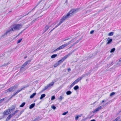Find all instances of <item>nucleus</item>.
<instances>
[{"mask_svg":"<svg viewBox=\"0 0 121 121\" xmlns=\"http://www.w3.org/2000/svg\"><path fill=\"white\" fill-rule=\"evenodd\" d=\"M78 10V9H73L71 10L66 15L60 19V21L63 23L67 19L71 17L74 13V12Z\"/></svg>","mask_w":121,"mask_h":121,"instance_id":"f257e3e1","label":"nucleus"},{"mask_svg":"<svg viewBox=\"0 0 121 121\" xmlns=\"http://www.w3.org/2000/svg\"><path fill=\"white\" fill-rule=\"evenodd\" d=\"M23 25V24H21L14 25L11 27L12 31H14L20 30L22 28Z\"/></svg>","mask_w":121,"mask_h":121,"instance_id":"f03ea898","label":"nucleus"},{"mask_svg":"<svg viewBox=\"0 0 121 121\" xmlns=\"http://www.w3.org/2000/svg\"><path fill=\"white\" fill-rule=\"evenodd\" d=\"M73 42L72 41V40H71V41H69L68 42L66 43L65 44H63L61 46H60L59 47L57 48L55 50L53 51V52H56L57 51H58L64 48L65 47L68 45L70 44L71 43Z\"/></svg>","mask_w":121,"mask_h":121,"instance_id":"7ed1b4c3","label":"nucleus"},{"mask_svg":"<svg viewBox=\"0 0 121 121\" xmlns=\"http://www.w3.org/2000/svg\"><path fill=\"white\" fill-rule=\"evenodd\" d=\"M67 57V56H65L63 57L61 59L58 61L57 63L55 64L54 66V67H56L59 66L61 63Z\"/></svg>","mask_w":121,"mask_h":121,"instance_id":"20e7f679","label":"nucleus"},{"mask_svg":"<svg viewBox=\"0 0 121 121\" xmlns=\"http://www.w3.org/2000/svg\"><path fill=\"white\" fill-rule=\"evenodd\" d=\"M31 60H28L25 62L21 66L20 69V71H24L25 70L24 68L29 63H30Z\"/></svg>","mask_w":121,"mask_h":121,"instance_id":"39448f33","label":"nucleus"},{"mask_svg":"<svg viewBox=\"0 0 121 121\" xmlns=\"http://www.w3.org/2000/svg\"><path fill=\"white\" fill-rule=\"evenodd\" d=\"M54 83L55 82H52L49 84L47 85L43 89V90H42V92H43L45 91L52 86L54 85Z\"/></svg>","mask_w":121,"mask_h":121,"instance_id":"423d86ee","label":"nucleus"},{"mask_svg":"<svg viewBox=\"0 0 121 121\" xmlns=\"http://www.w3.org/2000/svg\"><path fill=\"white\" fill-rule=\"evenodd\" d=\"M17 86H14L9 88L5 91V92L7 93L8 92H11L14 91L17 87Z\"/></svg>","mask_w":121,"mask_h":121,"instance_id":"0eeeda50","label":"nucleus"},{"mask_svg":"<svg viewBox=\"0 0 121 121\" xmlns=\"http://www.w3.org/2000/svg\"><path fill=\"white\" fill-rule=\"evenodd\" d=\"M12 31V29H9L7 30L6 32H5L2 35V36L4 37V36H7L8 35H9L11 33V31Z\"/></svg>","mask_w":121,"mask_h":121,"instance_id":"6e6552de","label":"nucleus"},{"mask_svg":"<svg viewBox=\"0 0 121 121\" xmlns=\"http://www.w3.org/2000/svg\"><path fill=\"white\" fill-rule=\"evenodd\" d=\"M27 87L26 86H23L22 87V88H21V89L20 90H17L16 92L14 94H13V95H12V96L13 97V96H15L19 92H20V91H22L24 88H26Z\"/></svg>","mask_w":121,"mask_h":121,"instance_id":"1a4fd4ad","label":"nucleus"},{"mask_svg":"<svg viewBox=\"0 0 121 121\" xmlns=\"http://www.w3.org/2000/svg\"><path fill=\"white\" fill-rule=\"evenodd\" d=\"M16 106L15 105H13L11 107L9 108L10 112H13Z\"/></svg>","mask_w":121,"mask_h":121,"instance_id":"9d476101","label":"nucleus"},{"mask_svg":"<svg viewBox=\"0 0 121 121\" xmlns=\"http://www.w3.org/2000/svg\"><path fill=\"white\" fill-rule=\"evenodd\" d=\"M102 106H100L96 108L93 111V113H95L99 111L100 110L102 109Z\"/></svg>","mask_w":121,"mask_h":121,"instance_id":"9b49d317","label":"nucleus"},{"mask_svg":"<svg viewBox=\"0 0 121 121\" xmlns=\"http://www.w3.org/2000/svg\"><path fill=\"white\" fill-rule=\"evenodd\" d=\"M62 23V22L60 21V22H59V23L54 28L52 29V30H51L50 31V32H49V33H50L53 30L55 29L58 26H59V25H60Z\"/></svg>","mask_w":121,"mask_h":121,"instance_id":"f8f14e48","label":"nucleus"},{"mask_svg":"<svg viewBox=\"0 0 121 121\" xmlns=\"http://www.w3.org/2000/svg\"><path fill=\"white\" fill-rule=\"evenodd\" d=\"M11 113L9 109H8L7 110L5 111L4 112V115H7Z\"/></svg>","mask_w":121,"mask_h":121,"instance_id":"ddd939ff","label":"nucleus"},{"mask_svg":"<svg viewBox=\"0 0 121 121\" xmlns=\"http://www.w3.org/2000/svg\"><path fill=\"white\" fill-rule=\"evenodd\" d=\"M43 0H41L36 5L35 7L33 8V9L31 11H30V12H29L28 13H27V14L26 15H28L32 11H33L35 9L36 7L39 5V3Z\"/></svg>","mask_w":121,"mask_h":121,"instance_id":"4468645a","label":"nucleus"},{"mask_svg":"<svg viewBox=\"0 0 121 121\" xmlns=\"http://www.w3.org/2000/svg\"><path fill=\"white\" fill-rule=\"evenodd\" d=\"M108 42L106 45L110 44L112 41V39H111L110 38H108L107 40Z\"/></svg>","mask_w":121,"mask_h":121,"instance_id":"2eb2a0df","label":"nucleus"},{"mask_svg":"<svg viewBox=\"0 0 121 121\" xmlns=\"http://www.w3.org/2000/svg\"><path fill=\"white\" fill-rule=\"evenodd\" d=\"M13 116L12 115V114H9L7 117L6 119V121H8Z\"/></svg>","mask_w":121,"mask_h":121,"instance_id":"dca6fc26","label":"nucleus"},{"mask_svg":"<svg viewBox=\"0 0 121 121\" xmlns=\"http://www.w3.org/2000/svg\"><path fill=\"white\" fill-rule=\"evenodd\" d=\"M51 27L50 26H48V25H47L45 28V30L44 32V33L45 32L49 29V28Z\"/></svg>","mask_w":121,"mask_h":121,"instance_id":"f3484780","label":"nucleus"},{"mask_svg":"<svg viewBox=\"0 0 121 121\" xmlns=\"http://www.w3.org/2000/svg\"><path fill=\"white\" fill-rule=\"evenodd\" d=\"M36 93H34L31 95L30 96V99H32L36 95Z\"/></svg>","mask_w":121,"mask_h":121,"instance_id":"a211bd4d","label":"nucleus"},{"mask_svg":"<svg viewBox=\"0 0 121 121\" xmlns=\"http://www.w3.org/2000/svg\"><path fill=\"white\" fill-rule=\"evenodd\" d=\"M35 105V103H33L29 107V108L30 109H32L33 108L34 106Z\"/></svg>","mask_w":121,"mask_h":121,"instance_id":"6ab92c4d","label":"nucleus"},{"mask_svg":"<svg viewBox=\"0 0 121 121\" xmlns=\"http://www.w3.org/2000/svg\"><path fill=\"white\" fill-rule=\"evenodd\" d=\"M45 96L46 95L45 94H42L41 95V97L40 98V99H42L43 98L45 97Z\"/></svg>","mask_w":121,"mask_h":121,"instance_id":"aec40b11","label":"nucleus"},{"mask_svg":"<svg viewBox=\"0 0 121 121\" xmlns=\"http://www.w3.org/2000/svg\"><path fill=\"white\" fill-rule=\"evenodd\" d=\"M57 56V54H54L52 55L51 56V58H54L56 57Z\"/></svg>","mask_w":121,"mask_h":121,"instance_id":"412c9836","label":"nucleus"},{"mask_svg":"<svg viewBox=\"0 0 121 121\" xmlns=\"http://www.w3.org/2000/svg\"><path fill=\"white\" fill-rule=\"evenodd\" d=\"M64 98V97L62 96H60L58 98V99L60 100V101H61Z\"/></svg>","mask_w":121,"mask_h":121,"instance_id":"4be33fe9","label":"nucleus"},{"mask_svg":"<svg viewBox=\"0 0 121 121\" xmlns=\"http://www.w3.org/2000/svg\"><path fill=\"white\" fill-rule=\"evenodd\" d=\"M82 79V78H81V77L78 78L76 80H75L77 82V83L78 82H79L80 81H81V80Z\"/></svg>","mask_w":121,"mask_h":121,"instance_id":"5701e85b","label":"nucleus"},{"mask_svg":"<svg viewBox=\"0 0 121 121\" xmlns=\"http://www.w3.org/2000/svg\"><path fill=\"white\" fill-rule=\"evenodd\" d=\"M79 87L78 85H76L73 88V89L75 90H76L78 89Z\"/></svg>","mask_w":121,"mask_h":121,"instance_id":"b1692460","label":"nucleus"},{"mask_svg":"<svg viewBox=\"0 0 121 121\" xmlns=\"http://www.w3.org/2000/svg\"><path fill=\"white\" fill-rule=\"evenodd\" d=\"M72 92L70 91H67L66 92V94L67 95H69L72 93Z\"/></svg>","mask_w":121,"mask_h":121,"instance_id":"393cba45","label":"nucleus"},{"mask_svg":"<svg viewBox=\"0 0 121 121\" xmlns=\"http://www.w3.org/2000/svg\"><path fill=\"white\" fill-rule=\"evenodd\" d=\"M75 50H74L72 51V52H70L68 54V55H66V56H69L71 55L72 53H73V52H74L75 51Z\"/></svg>","mask_w":121,"mask_h":121,"instance_id":"a878e982","label":"nucleus"},{"mask_svg":"<svg viewBox=\"0 0 121 121\" xmlns=\"http://www.w3.org/2000/svg\"><path fill=\"white\" fill-rule=\"evenodd\" d=\"M40 119V117H36V118L34 120L32 121H38Z\"/></svg>","mask_w":121,"mask_h":121,"instance_id":"bb28decb","label":"nucleus"},{"mask_svg":"<svg viewBox=\"0 0 121 121\" xmlns=\"http://www.w3.org/2000/svg\"><path fill=\"white\" fill-rule=\"evenodd\" d=\"M25 102H23L22 103L20 106V107H23L25 104Z\"/></svg>","mask_w":121,"mask_h":121,"instance_id":"cd10ccee","label":"nucleus"},{"mask_svg":"<svg viewBox=\"0 0 121 121\" xmlns=\"http://www.w3.org/2000/svg\"><path fill=\"white\" fill-rule=\"evenodd\" d=\"M72 38L71 37H67L66 38V39H64V40L63 41H66V40H68L69 39H70V38Z\"/></svg>","mask_w":121,"mask_h":121,"instance_id":"c85d7f7f","label":"nucleus"},{"mask_svg":"<svg viewBox=\"0 0 121 121\" xmlns=\"http://www.w3.org/2000/svg\"><path fill=\"white\" fill-rule=\"evenodd\" d=\"M77 43H75L72 44L69 47L68 49H69L71 48L73 46H74Z\"/></svg>","mask_w":121,"mask_h":121,"instance_id":"c756f323","label":"nucleus"},{"mask_svg":"<svg viewBox=\"0 0 121 121\" xmlns=\"http://www.w3.org/2000/svg\"><path fill=\"white\" fill-rule=\"evenodd\" d=\"M5 99V98H4L2 99H0V104L2 102L4 101Z\"/></svg>","mask_w":121,"mask_h":121,"instance_id":"7c9ffc66","label":"nucleus"},{"mask_svg":"<svg viewBox=\"0 0 121 121\" xmlns=\"http://www.w3.org/2000/svg\"><path fill=\"white\" fill-rule=\"evenodd\" d=\"M18 111V110H17L16 111H14L13 112L12 114V115L13 116Z\"/></svg>","mask_w":121,"mask_h":121,"instance_id":"2f4dec72","label":"nucleus"},{"mask_svg":"<svg viewBox=\"0 0 121 121\" xmlns=\"http://www.w3.org/2000/svg\"><path fill=\"white\" fill-rule=\"evenodd\" d=\"M115 48H113L110 51V52L111 53H112L115 50Z\"/></svg>","mask_w":121,"mask_h":121,"instance_id":"473e14b6","label":"nucleus"},{"mask_svg":"<svg viewBox=\"0 0 121 121\" xmlns=\"http://www.w3.org/2000/svg\"><path fill=\"white\" fill-rule=\"evenodd\" d=\"M57 23V21H56L53 23L50 26L51 27L52 26H54Z\"/></svg>","mask_w":121,"mask_h":121,"instance_id":"72a5a7b5","label":"nucleus"},{"mask_svg":"<svg viewBox=\"0 0 121 121\" xmlns=\"http://www.w3.org/2000/svg\"><path fill=\"white\" fill-rule=\"evenodd\" d=\"M9 64V62L7 63L4 64L2 66H6Z\"/></svg>","mask_w":121,"mask_h":121,"instance_id":"f704fd0d","label":"nucleus"},{"mask_svg":"<svg viewBox=\"0 0 121 121\" xmlns=\"http://www.w3.org/2000/svg\"><path fill=\"white\" fill-rule=\"evenodd\" d=\"M113 33H114L113 32H110L108 34V35L109 36H112L113 35Z\"/></svg>","mask_w":121,"mask_h":121,"instance_id":"c9c22d12","label":"nucleus"},{"mask_svg":"<svg viewBox=\"0 0 121 121\" xmlns=\"http://www.w3.org/2000/svg\"><path fill=\"white\" fill-rule=\"evenodd\" d=\"M23 111L24 110H22V111H21L20 113L18 114V116H20L22 114V113H23Z\"/></svg>","mask_w":121,"mask_h":121,"instance_id":"e433bc0d","label":"nucleus"},{"mask_svg":"<svg viewBox=\"0 0 121 121\" xmlns=\"http://www.w3.org/2000/svg\"><path fill=\"white\" fill-rule=\"evenodd\" d=\"M55 96H52L51 98V100H53L54 99H55Z\"/></svg>","mask_w":121,"mask_h":121,"instance_id":"4c0bfd02","label":"nucleus"},{"mask_svg":"<svg viewBox=\"0 0 121 121\" xmlns=\"http://www.w3.org/2000/svg\"><path fill=\"white\" fill-rule=\"evenodd\" d=\"M22 39V38H21L19 39L17 42V43H20Z\"/></svg>","mask_w":121,"mask_h":121,"instance_id":"58836bf2","label":"nucleus"},{"mask_svg":"<svg viewBox=\"0 0 121 121\" xmlns=\"http://www.w3.org/2000/svg\"><path fill=\"white\" fill-rule=\"evenodd\" d=\"M68 113V111H67L66 112H65L63 113L62 114V115H65Z\"/></svg>","mask_w":121,"mask_h":121,"instance_id":"ea45409f","label":"nucleus"},{"mask_svg":"<svg viewBox=\"0 0 121 121\" xmlns=\"http://www.w3.org/2000/svg\"><path fill=\"white\" fill-rule=\"evenodd\" d=\"M51 107L54 110H55L56 109V107L54 105H52Z\"/></svg>","mask_w":121,"mask_h":121,"instance_id":"a19ab883","label":"nucleus"},{"mask_svg":"<svg viewBox=\"0 0 121 121\" xmlns=\"http://www.w3.org/2000/svg\"><path fill=\"white\" fill-rule=\"evenodd\" d=\"M86 76V75L85 74H84L82 75L81 77L82 79L83 78L85 77Z\"/></svg>","mask_w":121,"mask_h":121,"instance_id":"79ce46f5","label":"nucleus"},{"mask_svg":"<svg viewBox=\"0 0 121 121\" xmlns=\"http://www.w3.org/2000/svg\"><path fill=\"white\" fill-rule=\"evenodd\" d=\"M115 93L114 92H112L110 94V96H112V95H114L115 94Z\"/></svg>","mask_w":121,"mask_h":121,"instance_id":"37998d69","label":"nucleus"},{"mask_svg":"<svg viewBox=\"0 0 121 121\" xmlns=\"http://www.w3.org/2000/svg\"><path fill=\"white\" fill-rule=\"evenodd\" d=\"M74 85L73 83H72L70 86L69 87V88L70 89L71 88L74 86Z\"/></svg>","mask_w":121,"mask_h":121,"instance_id":"c03bdc74","label":"nucleus"},{"mask_svg":"<svg viewBox=\"0 0 121 121\" xmlns=\"http://www.w3.org/2000/svg\"><path fill=\"white\" fill-rule=\"evenodd\" d=\"M112 62H111L110 64H109L108 65V66L110 67L112 65Z\"/></svg>","mask_w":121,"mask_h":121,"instance_id":"a18cd8bd","label":"nucleus"},{"mask_svg":"<svg viewBox=\"0 0 121 121\" xmlns=\"http://www.w3.org/2000/svg\"><path fill=\"white\" fill-rule=\"evenodd\" d=\"M119 119V117H118L116 118L113 121H117V120Z\"/></svg>","mask_w":121,"mask_h":121,"instance_id":"49530a36","label":"nucleus"},{"mask_svg":"<svg viewBox=\"0 0 121 121\" xmlns=\"http://www.w3.org/2000/svg\"><path fill=\"white\" fill-rule=\"evenodd\" d=\"M78 83L76 80H75L72 83L74 85L75 84Z\"/></svg>","mask_w":121,"mask_h":121,"instance_id":"de8ad7c7","label":"nucleus"},{"mask_svg":"<svg viewBox=\"0 0 121 121\" xmlns=\"http://www.w3.org/2000/svg\"><path fill=\"white\" fill-rule=\"evenodd\" d=\"M94 30H91L90 32V33L91 34H93L94 32Z\"/></svg>","mask_w":121,"mask_h":121,"instance_id":"09e8293b","label":"nucleus"},{"mask_svg":"<svg viewBox=\"0 0 121 121\" xmlns=\"http://www.w3.org/2000/svg\"><path fill=\"white\" fill-rule=\"evenodd\" d=\"M78 118V116L77 115V116L75 117V119L76 120H77Z\"/></svg>","mask_w":121,"mask_h":121,"instance_id":"8fccbe9b","label":"nucleus"},{"mask_svg":"<svg viewBox=\"0 0 121 121\" xmlns=\"http://www.w3.org/2000/svg\"><path fill=\"white\" fill-rule=\"evenodd\" d=\"M121 62V58L120 59L118 63V64H120Z\"/></svg>","mask_w":121,"mask_h":121,"instance_id":"3c124183","label":"nucleus"},{"mask_svg":"<svg viewBox=\"0 0 121 121\" xmlns=\"http://www.w3.org/2000/svg\"><path fill=\"white\" fill-rule=\"evenodd\" d=\"M71 70V69L70 68H69L68 69V72L70 71Z\"/></svg>","mask_w":121,"mask_h":121,"instance_id":"603ef678","label":"nucleus"},{"mask_svg":"<svg viewBox=\"0 0 121 121\" xmlns=\"http://www.w3.org/2000/svg\"><path fill=\"white\" fill-rule=\"evenodd\" d=\"M37 18L35 19V20H34L33 21V22H35V21H36L37 20Z\"/></svg>","mask_w":121,"mask_h":121,"instance_id":"864d4df0","label":"nucleus"},{"mask_svg":"<svg viewBox=\"0 0 121 121\" xmlns=\"http://www.w3.org/2000/svg\"><path fill=\"white\" fill-rule=\"evenodd\" d=\"M77 116H78V118H79V117H81L82 116V115H77Z\"/></svg>","mask_w":121,"mask_h":121,"instance_id":"5fc2aeb1","label":"nucleus"},{"mask_svg":"<svg viewBox=\"0 0 121 121\" xmlns=\"http://www.w3.org/2000/svg\"><path fill=\"white\" fill-rule=\"evenodd\" d=\"M85 74L86 75V76H87L88 75V74H89V73H85Z\"/></svg>","mask_w":121,"mask_h":121,"instance_id":"6e6d98bb","label":"nucleus"},{"mask_svg":"<svg viewBox=\"0 0 121 121\" xmlns=\"http://www.w3.org/2000/svg\"><path fill=\"white\" fill-rule=\"evenodd\" d=\"M90 121H95V119H94L91 120Z\"/></svg>","mask_w":121,"mask_h":121,"instance_id":"4d7b16f0","label":"nucleus"},{"mask_svg":"<svg viewBox=\"0 0 121 121\" xmlns=\"http://www.w3.org/2000/svg\"><path fill=\"white\" fill-rule=\"evenodd\" d=\"M23 31H21L20 33L18 35H19V34L22 33V32H23Z\"/></svg>","mask_w":121,"mask_h":121,"instance_id":"13d9d810","label":"nucleus"},{"mask_svg":"<svg viewBox=\"0 0 121 121\" xmlns=\"http://www.w3.org/2000/svg\"><path fill=\"white\" fill-rule=\"evenodd\" d=\"M104 100H102V103H103L104 102Z\"/></svg>","mask_w":121,"mask_h":121,"instance_id":"bf43d9fd","label":"nucleus"},{"mask_svg":"<svg viewBox=\"0 0 121 121\" xmlns=\"http://www.w3.org/2000/svg\"><path fill=\"white\" fill-rule=\"evenodd\" d=\"M95 102L94 103H93V104H95V102Z\"/></svg>","mask_w":121,"mask_h":121,"instance_id":"052dcab7","label":"nucleus"}]
</instances>
